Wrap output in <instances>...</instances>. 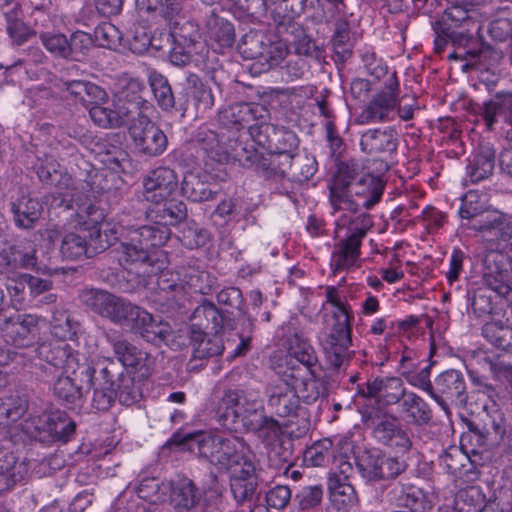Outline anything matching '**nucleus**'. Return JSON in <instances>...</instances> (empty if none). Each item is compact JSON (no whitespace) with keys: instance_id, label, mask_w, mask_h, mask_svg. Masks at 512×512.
Segmentation results:
<instances>
[{"instance_id":"54","label":"nucleus","mask_w":512,"mask_h":512,"mask_svg":"<svg viewBox=\"0 0 512 512\" xmlns=\"http://www.w3.org/2000/svg\"><path fill=\"white\" fill-rule=\"evenodd\" d=\"M407 381L414 387H417L432 395V383L430 381V368L425 367L418 373L409 374Z\"/></svg>"},{"instance_id":"38","label":"nucleus","mask_w":512,"mask_h":512,"mask_svg":"<svg viewBox=\"0 0 512 512\" xmlns=\"http://www.w3.org/2000/svg\"><path fill=\"white\" fill-rule=\"evenodd\" d=\"M332 457V441L326 438L308 447L303 454V461L310 467H323L330 463Z\"/></svg>"},{"instance_id":"35","label":"nucleus","mask_w":512,"mask_h":512,"mask_svg":"<svg viewBox=\"0 0 512 512\" xmlns=\"http://www.w3.org/2000/svg\"><path fill=\"white\" fill-rule=\"evenodd\" d=\"M191 339L194 346V354L198 358L217 356L223 352L222 340L216 335L208 337L200 330H193Z\"/></svg>"},{"instance_id":"56","label":"nucleus","mask_w":512,"mask_h":512,"mask_svg":"<svg viewBox=\"0 0 512 512\" xmlns=\"http://www.w3.org/2000/svg\"><path fill=\"white\" fill-rule=\"evenodd\" d=\"M322 499V489L317 486L304 489L301 494L300 507L302 509H310L317 506Z\"/></svg>"},{"instance_id":"17","label":"nucleus","mask_w":512,"mask_h":512,"mask_svg":"<svg viewBox=\"0 0 512 512\" xmlns=\"http://www.w3.org/2000/svg\"><path fill=\"white\" fill-rule=\"evenodd\" d=\"M126 316L122 325H127L139 332L148 342L166 341L171 333L168 323L155 319L150 313L135 305L131 304L128 307Z\"/></svg>"},{"instance_id":"26","label":"nucleus","mask_w":512,"mask_h":512,"mask_svg":"<svg viewBox=\"0 0 512 512\" xmlns=\"http://www.w3.org/2000/svg\"><path fill=\"white\" fill-rule=\"evenodd\" d=\"M486 276L496 282L512 284V246L506 251H491L485 259Z\"/></svg>"},{"instance_id":"21","label":"nucleus","mask_w":512,"mask_h":512,"mask_svg":"<svg viewBox=\"0 0 512 512\" xmlns=\"http://www.w3.org/2000/svg\"><path fill=\"white\" fill-rule=\"evenodd\" d=\"M196 31L192 23L175 21L170 27L168 41L172 61L176 64H185L192 53L195 52Z\"/></svg>"},{"instance_id":"15","label":"nucleus","mask_w":512,"mask_h":512,"mask_svg":"<svg viewBox=\"0 0 512 512\" xmlns=\"http://www.w3.org/2000/svg\"><path fill=\"white\" fill-rule=\"evenodd\" d=\"M80 300L95 313L117 324L124 323V320L127 318L128 307L131 305V303L110 293L95 289L82 291Z\"/></svg>"},{"instance_id":"8","label":"nucleus","mask_w":512,"mask_h":512,"mask_svg":"<svg viewBox=\"0 0 512 512\" xmlns=\"http://www.w3.org/2000/svg\"><path fill=\"white\" fill-rule=\"evenodd\" d=\"M85 106L95 124L103 128H115L124 125L129 114L137 108L134 101L124 100L120 96L107 101V93L100 86L91 83L85 97Z\"/></svg>"},{"instance_id":"11","label":"nucleus","mask_w":512,"mask_h":512,"mask_svg":"<svg viewBox=\"0 0 512 512\" xmlns=\"http://www.w3.org/2000/svg\"><path fill=\"white\" fill-rule=\"evenodd\" d=\"M261 408L257 397L245 396L239 391H228L219 403V420L228 429H237L238 423L246 426L250 423V417L256 415Z\"/></svg>"},{"instance_id":"6","label":"nucleus","mask_w":512,"mask_h":512,"mask_svg":"<svg viewBox=\"0 0 512 512\" xmlns=\"http://www.w3.org/2000/svg\"><path fill=\"white\" fill-rule=\"evenodd\" d=\"M136 109L129 114L126 122L130 121L128 127L129 136L134 148L146 156H158L167 147V138L163 131L151 122L149 114L152 106L147 101H134Z\"/></svg>"},{"instance_id":"4","label":"nucleus","mask_w":512,"mask_h":512,"mask_svg":"<svg viewBox=\"0 0 512 512\" xmlns=\"http://www.w3.org/2000/svg\"><path fill=\"white\" fill-rule=\"evenodd\" d=\"M329 190L331 214L347 213L355 218L360 207L369 209L379 202L384 184L379 177L369 174L355 179L348 168H339Z\"/></svg>"},{"instance_id":"7","label":"nucleus","mask_w":512,"mask_h":512,"mask_svg":"<svg viewBox=\"0 0 512 512\" xmlns=\"http://www.w3.org/2000/svg\"><path fill=\"white\" fill-rule=\"evenodd\" d=\"M266 393L268 409L281 418L296 416L301 398L311 401L319 394L316 388L306 389L300 380L289 379L284 373L282 378L267 387Z\"/></svg>"},{"instance_id":"36","label":"nucleus","mask_w":512,"mask_h":512,"mask_svg":"<svg viewBox=\"0 0 512 512\" xmlns=\"http://www.w3.org/2000/svg\"><path fill=\"white\" fill-rule=\"evenodd\" d=\"M210 45L218 53L232 46L234 42L233 25L223 19H215L210 29Z\"/></svg>"},{"instance_id":"60","label":"nucleus","mask_w":512,"mask_h":512,"mask_svg":"<svg viewBox=\"0 0 512 512\" xmlns=\"http://www.w3.org/2000/svg\"><path fill=\"white\" fill-rule=\"evenodd\" d=\"M93 502V495L88 491H83L73 499L69 506L71 512H83Z\"/></svg>"},{"instance_id":"16","label":"nucleus","mask_w":512,"mask_h":512,"mask_svg":"<svg viewBox=\"0 0 512 512\" xmlns=\"http://www.w3.org/2000/svg\"><path fill=\"white\" fill-rule=\"evenodd\" d=\"M350 314L340 309L339 322L323 341V351L327 361L335 368L340 367L346 360L351 344Z\"/></svg>"},{"instance_id":"55","label":"nucleus","mask_w":512,"mask_h":512,"mask_svg":"<svg viewBox=\"0 0 512 512\" xmlns=\"http://www.w3.org/2000/svg\"><path fill=\"white\" fill-rule=\"evenodd\" d=\"M490 370L493 376L502 382H507L512 385V363L504 360H498L489 363Z\"/></svg>"},{"instance_id":"64","label":"nucleus","mask_w":512,"mask_h":512,"mask_svg":"<svg viewBox=\"0 0 512 512\" xmlns=\"http://www.w3.org/2000/svg\"><path fill=\"white\" fill-rule=\"evenodd\" d=\"M315 48V43L304 37L298 40L295 49L299 55L312 56L315 52Z\"/></svg>"},{"instance_id":"13","label":"nucleus","mask_w":512,"mask_h":512,"mask_svg":"<svg viewBox=\"0 0 512 512\" xmlns=\"http://www.w3.org/2000/svg\"><path fill=\"white\" fill-rule=\"evenodd\" d=\"M179 189L178 177L174 170L158 167L143 180V197L146 201L161 204L172 200Z\"/></svg>"},{"instance_id":"57","label":"nucleus","mask_w":512,"mask_h":512,"mask_svg":"<svg viewBox=\"0 0 512 512\" xmlns=\"http://www.w3.org/2000/svg\"><path fill=\"white\" fill-rule=\"evenodd\" d=\"M464 255L460 250H454L450 257L449 269L446 272V278L450 284L455 282L462 270Z\"/></svg>"},{"instance_id":"39","label":"nucleus","mask_w":512,"mask_h":512,"mask_svg":"<svg viewBox=\"0 0 512 512\" xmlns=\"http://www.w3.org/2000/svg\"><path fill=\"white\" fill-rule=\"evenodd\" d=\"M400 406L413 422L426 423L430 420L428 405L413 392H405Z\"/></svg>"},{"instance_id":"2","label":"nucleus","mask_w":512,"mask_h":512,"mask_svg":"<svg viewBox=\"0 0 512 512\" xmlns=\"http://www.w3.org/2000/svg\"><path fill=\"white\" fill-rule=\"evenodd\" d=\"M164 207L148 217L154 220L153 225H144L137 229H127L126 241L122 243V253L126 262L147 265L150 269L143 270L144 273L157 275V284L161 290L174 291L179 284L170 281L167 277L170 274L165 271L167 267V256L164 251L158 248L169 239L170 231L168 226H174L186 217L184 203H173L172 200L163 202Z\"/></svg>"},{"instance_id":"48","label":"nucleus","mask_w":512,"mask_h":512,"mask_svg":"<svg viewBox=\"0 0 512 512\" xmlns=\"http://www.w3.org/2000/svg\"><path fill=\"white\" fill-rule=\"evenodd\" d=\"M69 45H71L70 57L74 60H80V56L84 55L91 47L92 38L88 33L77 31L72 34Z\"/></svg>"},{"instance_id":"23","label":"nucleus","mask_w":512,"mask_h":512,"mask_svg":"<svg viewBox=\"0 0 512 512\" xmlns=\"http://www.w3.org/2000/svg\"><path fill=\"white\" fill-rule=\"evenodd\" d=\"M36 326L37 319L35 316L17 314L5 320L1 330L6 342L25 347L33 342Z\"/></svg>"},{"instance_id":"53","label":"nucleus","mask_w":512,"mask_h":512,"mask_svg":"<svg viewBox=\"0 0 512 512\" xmlns=\"http://www.w3.org/2000/svg\"><path fill=\"white\" fill-rule=\"evenodd\" d=\"M7 31L12 40L18 45L24 43L31 35L29 27L19 20H8Z\"/></svg>"},{"instance_id":"12","label":"nucleus","mask_w":512,"mask_h":512,"mask_svg":"<svg viewBox=\"0 0 512 512\" xmlns=\"http://www.w3.org/2000/svg\"><path fill=\"white\" fill-rule=\"evenodd\" d=\"M399 82L394 74L384 81V88L377 93L363 109L360 117L364 123L385 122L393 119V113L399 104Z\"/></svg>"},{"instance_id":"43","label":"nucleus","mask_w":512,"mask_h":512,"mask_svg":"<svg viewBox=\"0 0 512 512\" xmlns=\"http://www.w3.org/2000/svg\"><path fill=\"white\" fill-rule=\"evenodd\" d=\"M168 488L169 484L163 483L160 486L156 479H146L139 484L137 495L140 499L150 503L162 502L166 500L165 496Z\"/></svg>"},{"instance_id":"44","label":"nucleus","mask_w":512,"mask_h":512,"mask_svg":"<svg viewBox=\"0 0 512 512\" xmlns=\"http://www.w3.org/2000/svg\"><path fill=\"white\" fill-rule=\"evenodd\" d=\"M382 453L377 449L365 452L359 459L362 475L368 480L381 479L380 462Z\"/></svg>"},{"instance_id":"34","label":"nucleus","mask_w":512,"mask_h":512,"mask_svg":"<svg viewBox=\"0 0 512 512\" xmlns=\"http://www.w3.org/2000/svg\"><path fill=\"white\" fill-rule=\"evenodd\" d=\"M483 336L494 346L506 350L512 347V328L502 321L487 322L482 329Z\"/></svg>"},{"instance_id":"41","label":"nucleus","mask_w":512,"mask_h":512,"mask_svg":"<svg viewBox=\"0 0 512 512\" xmlns=\"http://www.w3.org/2000/svg\"><path fill=\"white\" fill-rule=\"evenodd\" d=\"M494 169V156L490 152L478 154L468 168V176L472 183L488 178Z\"/></svg>"},{"instance_id":"58","label":"nucleus","mask_w":512,"mask_h":512,"mask_svg":"<svg viewBox=\"0 0 512 512\" xmlns=\"http://www.w3.org/2000/svg\"><path fill=\"white\" fill-rule=\"evenodd\" d=\"M89 86H91V82L76 80L67 83L66 90L85 106V97H87Z\"/></svg>"},{"instance_id":"40","label":"nucleus","mask_w":512,"mask_h":512,"mask_svg":"<svg viewBox=\"0 0 512 512\" xmlns=\"http://www.w3.org/2000/svg\"><path fill=\"white\" fill-rule=\"evenodd\" d=\"M47 432L54 438L66 441L75 431V423L64 412H53L47 419Z\"/></svg>"},{"instance_id":"46","label":"nucleus","mask_w":512,"mask_h":512,"mask_svg":"<svg viewBox=\"0 0 512 512\" xmlns=\"http://www.w3.org/2000/svg\"><path fill=\"white\" fill-rule=\"evenodd\" d=\"M484 211V205L480 200V195L475 191L467 192L459 209V214L464 219H471L481 215Z\"/></svg>"},{"instance_id":"29","label":"nucleus","mask_w":512,"mask_h":512,"mask_svg":"<svg viewBox=\"0 0 512 512\" xmlns=\"http://www.w3.org/2000/svg\"><path fill=\"white\" fill-rule=\"evenodd\" d=\"M390 496L399 507L410 509L413 512H421L425 508L424 494L415 485L398 483L390 491Z\"/></svg>"},{"instance_id":"30","label":"nucleus","mask_w":512,"mask_h":512,"mask_svg":"<svg viewBox=\"0 0 512 512\" xmlns=\"http://www.w3.org/2000/svg\"><path fill=\"white\" fill-rule=\"evenodd\" d=\"M509 112H512V94L501 93L483 104L481 115L487 128L491 130L494 124L506 117Z\"/></svg>"},{"instance_id":"62","label":"nucleus","mask_w":512,"mask_h":512,"mask_svg":"<svg viewBox=\"0 0 512 512\" xmlns=\"http://www.w3.org/2000/svg\"><path fill=\"white\" fill-rule=\"evenodd\" d=\"M380 273L382 279L389 284L396 283L404 277V272L395 267L384 268Z\"/></svg>"},{"instance_id":"42","label":"nucleus","mask_w":512,"mask_h":512,"mask_svg":"<svg viewBox=\"0 0 512 512\" xmlns=\"http://www.w3.org/2000/svg\"><path fill=\"white\" fill-rule=\"evenodd\" d=\"M42 44L53 55L68 58L71 55L69 40L62 33L42 32L40 35Z\"/></svg>"},{"instance_id":"14","label":"nucleus","mask_w":512,"mask_h":512,"mask_svg":"<svg viewBox=\"0 0 512 512\" xmlns=\"http://www.w3.org/2000/svg\"><path fill=\"white\" fill-rule=\"evenodd\" d=\"M80 300L95 313L117 324L124 323V320L127 318L128 307L131 305V303L110 293L95 289L82 291Z\"/></svg>"},{"instance_id":"31","label":"nucleus","mask_w":512,"mask_h":512,"mask_svg":"<svg viewBox=\"0 0 512 512\" xmlns=\"http://www.w3.org/2000/svg\"><path fill=\"white\" fill-rule=\"evenodd\" d=\"M206 178V175L202 177L199 173L187 172L181 183L182 194L194 202L211 199L213 191L207 184Z\"/></svg>"},{"instance_id":"37","label":"nucleus","mask_w":512,"mask_h":512,"mask_svg":"<svg viewBox=\"0 0 512 512\" xmlns=\"http://www.w3.org/2000/svg\"><path fill=\"white\" fill-rule=\"evenodd\" d=\"M114 351L119 361L126 367L135 371H141L145 366L147 354L126 341H118L114 344Z\"/></svg>"},{"instance_id":"25","label":"nucleus","mask_w":512,"mask_h":512,"mask_svg":"<svg viewBox=\"0 0 512 512\" xmlns=\"http://www.w3.org/2000/svg\"><path fill=\"white\" fill-rule=\"evenodd\" d=\"M330 501L339 512H347L357 505L358 498L353 486L344 474H333L328 482Z\"/></svg>"},{"instance_id":"20","label":"nucleus","mask_w":512,"mask_h":512,"mask_svg":"<svg viewBox=\"0 0 512 512\" xmlns=\"http://www.w3.org/2000/svg\"><path fill=\"white\" fill-rule=\"evenodd\" d=\"M289 354L300 364L287 369L284 374L289 376V379L300 380L301 385L306 389L316 388L311 367L316 363L317 359L312 346L305 341L296 339V344H291L289 348Z\"/></svg>"},{"instance_id":"9","label":"nucleus","mask_w":512,"mask_h":512,"mask_svg":"<svg viewBox=\"0 0 512 512\" xmlns=\"http://www.w3.org/2000/svg\"><path fill=\"white\" fill-rule=\"evenodd\" d=\"M94 373L95 370L93 368L88 367L85 370L87 386L94 390L93 402L97 409H107L114 397H118L120 403L126 406H130L140 399V389L131 379H123L119 385L118 392H116L112 377L108 375L107 368H103L100 372L104 379L103 383L93 380Z\"/></svg>"},{"instance_id":"24","label":"nucleus","mask_w":512,"mask_h":512,"mask_svg":"<svg viewBox=\"0 0 512 512\" xmlns=\"http://www.w3.org/2000/svg\"><path fill=\"white\" fill-rule=\"evenodd\" d=\"M362 394L376 398L382 405L397 403L405 394L403 382L398 377L376 378L369 381Z\"/></svg>"},{"instance_id":"63","label":"nucleus","mask_w":512,"mask_h":512,"mask_svg":"<svg viewBox=\"0 0 512 512\" xmlns=\"http://www.w3.org/2000/svg\"><path fill=\"white\" fill-rule=\"evenodd\" d=\"M149 83L153 94L169 85L167 79L156 71L149 72Z\"/></svg>"},{"instance_id":"51","label":"nucleus","mask_w":512,"mask_h":512,"mask_svg":"<svg viewBox=\"0 0 512 512\" xmlns=\"http://www.w3.org/2000/svg\"><path fill=\"white\" fill-rule=\"evenodd\" d=\"M405 468L403 461H399L396 457L381 455V462L379 471H381L382 478L395 477L400 474Z\"/></svg>"},{"instance_id":"52","label":"nucleus","mask_w":512,"mask_h":512,"mask_svg":"<svg viewBox=\"0 0 512 512\" xmlns=\"http://www.w3.org/2000/svg\"><path fill=\"white\" fill-rule=\"evenodd\" d=\"M422 218L427 230L430 233L439 230L444 225L446 220L444 213L432 207H426L422 211Z\"/></svg>"},{"instance_id":"22","label":"nucleus","mask_w":512,"mask_h":512,"mask_svg":"<svg viewBox=\"0 0 512 512\" xmlns=\"http://www.w3.org/2000/svg\"><path fill=\"white\" fill-rule=\"evenodd\" d=\"M82 220L75 230L67 232L63 237L60 252L67 259L76 260L99 253V250H94L91 245L90 223L87 218Z\"/></svg>"},{"instance_id":"47","label":"nucleus","mask_w":512,"mask_h":512,"mask_svg":"<svg viewBox=\"0 0 512 512\" xmlns=\"http://www.w3.org/2000/svg\"><path fill=\"white\" fill-rule=\"evenodd\" d=\"M488 33L495 41H507L512 38V22L507 18L495 19L489 24Z\"/></svg>"},{"instance_id":"3","label":"nucleus","mask_w":512,"mask_h":512,"mask_svg":"<svg viewBox=\"0 0 512 512\" xmlns=\"http://www.w3.org/2000/svg\"><path fill=\"white\" fill-rule=\"evenodd\" d=\"M51 163V167L40 166L37 174L42 182H50L55 189L48 199L52 208L77 207V215L80 219L87 218L90 223L91 245L99 252L111 246L119 236L123 234V228L113 222H101L103 213L80 192L79 183H76L71 175L61 173Z\"/></svg>"},{"instance_id":"49","label":"nucleus","mask_w":512,"mask_h":512,"mask_svg":"<svg viewBox=\"0 0 512 512\" xmlns=\"http://www.w3.org/2000/svg\"><path fill=\"white\" fill-rule=\"evenodd\" d=\"M291 497V491L287 486L279 485L269 490L266 494L267 505L271 508H284Z\"/></svg>"},{"instance_id":"1","label":"nucleus","mask_w":512,"mask_h":512,"mask_svg":"<svg viewBox=\"0 0 512 512\" xmlns=\"http://www.w3.org/2000/svg\"><path fill=\"white\" fill-rule=\"evenodd\" d=\"M171 441L183 449L194 451L219 469L230 474V486L238 502L250 499L255 493L257 479L248 449L237 437H224L214 432L174 434Z\"/></svg>"},{"instance_id":"10","label":"nucleus","mask_w":512,"mask_h":512,"mask_svg":"<svg viewBox=\"0 0 512 512\" xmlns=\"http://www.w3.org/2000/svg\"><path fill=\"white\" fill-rule=\"evenodd\" d=\"M50 363L63 370L67 375L60 376L54 384V392L59 397L68 402H74L80 398V388L74 383L69 374H73L79 368L78 354L72 348L64 343H59L53 347Z\"/></svg>"},{"instance_id":"5","label":"nucleus","mask_w":512,"mask_h":512,"mask_svg":"<svg viewBox=\"0 0 512 512\" xmlns=\"http://www.w3.org/2000/svg\"><path fill=\"white\" fill-rule=\"evenodd\" d=\"M372 227L368 214L352 218L347 213L335 216V233L341 237L345 232L347 237L341 240L333 253V262L337 269H351L360 265V246L363 237Z\"/></svg>"},{"instance_id":"28","label":"nucleus","mask_w":512,"mask_h":512,"mask_svg":"<svg viewBox=\"0 0 512 512\" xmlns=\"http://www.w3.org/2000/svg\"><path fill=\"white\" fill-rule=\"evenodd\" d=\"M361 148L367 153L394 152L397 148L395 132L390 129H370L360 140Z\"/></svg>"},{"instance_id":"33","label":"nucleus","mask_w":512,"mask_h":512,"mask_svg":"<svg viewBox=\"0 0 512 512\" xmlns=\"http://www.w3.org/2000/svg\"><path fill=\"white\" fill-rule=\"evenodd\" d=\"M41 204L33 198L22 197L17 204L13 205V212L18 226L29 228L40 217Z\"/></svg>"},{"instance_id":"18","label":"nucleus","mask_w":512,"mask_h":512,"mask_svg":"<svg viewBox=\"0 0 512 512\" xmlns=\"http://www.w3.org/2000/svg\"><path fill=\"white\" fill-rule=\"evenodd\" d=\"M236 131L217 134L209 132L202 144L204 153L213 161L226 163L230 161H242L241 151L245 150L238 143Z\"/></svg>"},{"instance_id":"59","label":"nucleus","mask_w":512,"mask_h":512,"mask_svg":"<svg viewBox=\"0 0 512 512\" xmlns=\"http://www.w3.org/2000/svg\"><path fill=\"white\" fill-rule=\"evenodd\" d=\"M22 279L23 282L28 284V287L34 294H40L46 290H49L51 287V282L46 279H41L30 275H23Z\"/></svg>"},{"instance_id":"50","label":"nucleus","mask_w":512,"mask_h":512,"mask_svg":"<svg viewBox=\"0 0 512 512\" xmlns=\"http://www.w3.org/2000/svg\"><path fill=\"white\" fill-rule=\"evenodd\" d=\"M504 219L498 211H487L480 221V225L473 227L479 231L494 230L495 235H502Z\"/></svg>"},{"instance_id":"61","label":"nucleus","mask_w":512,"mask_h":512,"mask_svg":"<svg viewBox=\"0 0 512 512\" xmlns=\"http://www.w3.org/2000/svg\"><path fill=\"white\" fill-rule=\"evenodd\" d=\"M154 97L159 106L164 109H170L174 105V97L170 85L154 93Z\"/></svg>"},{"instance_id":"27","label":"nucleus","mask_w":512,"mask_h":512,"mask_svg":"<svg viewBox=\"0 0 512 512\" xmlns=\"http://www.w3.org/2000/svg\"><path fill=\"white\" fill-rule=\"evenodd\" d=\"M169 500L177 512H189L199 501L196 488L188 478H181L169 484Z\"/></svg>"},{"instance_id":"45","label":"nucleus","mask_w":512,"mask_h":512,"mask_svg":"<svg viewBox=\"0 0 512 512\" xmlns=\"http://www.w3.org/2000/svg\"><path fill=\"white\" fill-rule=\"evenodd\" d=\"M95 38L98 45L109 49H116L121 42L122 34L115 25L106 22L96 28Z\"/></svg>"},{"instance_id":"19","label":"nucleus","mask_w":512,"mask_h":512,"mask_svg":"<svg viewBox=\"0 0 512 512\" xmlns=\"http://www.w3.org/2000/svg\"><path fill=\"white\" fill-rule=\"evenodd\" d=\"M243 53L247 58H259L271 66L279 64L288 54V46L283 40L267 39L262 35L245 36Z\"/></svg>"},{"instance_id":"32","label":"nucleus","mask_w":512,"mask_h":512,"mask_svg":"<svg viewBox=\"0 0 512 512\" xmlns=\"http://www.w3.org/2000/svg\"><path fill=\"white\" fill-rule=\"evenodd\" d=\"M435 386L439 393L452 399L463 394L465 381L460 371L450 369L444 371L435 379Z\"/></svg>"}]
</instances>
